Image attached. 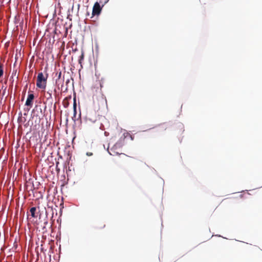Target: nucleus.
Wrapping results in <instances>:
<instances>
[{"mask_svg":"<svg viewBox=\"0 0 262 262\" xmlns=\"http://www.w3.org/2000/svg\"><path fill=\"white\" fill-rule=\"evenodd\" d=\"M83 58H84V55H83V53H82L79 57V63L81 64L82 61L83 60Z\"/></svg>","mask_w":262,"mask_h":262,"instance_id":"obj_12","label":"nucleus"},{"mask_svg":"<svg viewBox=\"0 0 262 262\" xmlns=\"http://www.w3.org/2000/svg\"><path fill=\"white\" fill-rule=\"evenodd\" d=\"M45 97L47 98V100H52V90H49L45 95Z\"/></svg>","mask_w":262,"mask_h":262,"instance_id":"obj_5","label":"nucleus"},{"mask_svg":"<svg viewBox=\"0 0 262 262\" xmlns=\"http://www.w3.org/2000/svg\"><path fill=\"white\" fill-rule=\"evenodd\" d=\"M34 98V96L33 94L28 95L27 99L26 101L25 105L27 106H32L33 104V100Z\"/></svg>","mask_w":262,"mask_h":262,"instance_id":"obj_4","label":"nucleus"},{"mask_svg":"<svg viewBox=\"0 0 262 262\" xmlns=\"http://www.w3.org/2000/svg\"><path fill=\"white\" fill-rule=\"evenodd\" d=\"M87 15H89V12L87 13Z\"/></svg>","mask_w":262,"mask_h":262,"instance_id":"obj_19","label":"nucleus"},{"mask_svg":"<svg viewBox=\"0 0 262 262\" xmlns=\"http://www.w3.org/2000/svg\"><path fill=\"white\" fill-rule=\"evenodd\" d=\"M74 109L76 110V102H75V99H74Z\"/></svg>","mask_w":262,"mask_h":262,"instance_id":"obj_14","label":"nucleus"},{"mask_svg":"<svg viewBox=\"0 0 262 262\" xmlns=\"http://www.w3.org/2000/svg\"><path fill=\"white\" fill-rule=\"evenodd\" d=\"M159 127L163 130H166V128H167V125L164 123H163V124L160 125Z\"/></svg>","mask_w":262,"mask_h":262,"instance_id":"obj_9","label":"nucleus"},{"mask_svg":"<svg viewBox=\"0 0 262 262\" xmlns=\"http://www.w3.org/2000/svg\"><path fill=\"white\" fill-rule=\"evenodd\" d=\"M48 223L47 222H45V224H47Z\"/></svg>","mask_w":262,"mask_h":262,"instance_id":"obj_18","label":"nucleus"},{"mask_svg":"<svg viewBox=\"0 0 262 262\" xmlns=\"http://www.w3.org/2000/svg\"><path fill=\"white\" fill-rule=\"evenodd\" d=\"M36 210V207H34L31 208V209L30 210V213H31V215L33 217H35L36 216L35 215Z\"/></svg>","mask_w":262,"mask_h":262,"instance_id":"obj_7","label":"nucleus"},{"mask_svg":"<svg viewBox=\"0 0 262 262\" xmlns=\"http://www.w3.org/2000/svg\"><path fill=\"white\" fill-rule=\"evenodd\" d=\"M56 75L57 76V79L56 80V84H58V82L60 81L61 76V72H57Z\"/></svg>","mask_w":262,"mask_h":262,"instance_id":"obj_8","label":"nucleus"},{"mask_svg":"<svg viewBox=\"0 0 262 262\" xmlns=\"http://www.w3.org/2000/svg\"><path fill=\"white\" fill-rule=\"evenodd\" d=\"M48 77V74L46 73L44 75L42 72L39 73L37 77V87L45 90L46 87Z\"/></svg>","mask_w":262,"mask_h":262,"instance_id":"obj_1","label":"nucleus"},{"mask_svg":"<svg viewBox=\"0 0 262 262\" xmlns=\"http://www.w3.org/2000/svg\"><path fill=\"white\" fill-rule=\"evenodd\" d=\"M44 116L41 107L36 105L32 111V118L36 117L39 122Z\"/></svg>","mask_w":262,"mask_h":262,"instance_id":"obj_2","label":"nucleus"},{"mask_svg":"<svg viewBox=\"0 0 262 262\" xmlns=\"http://www.w3.org/2000/svg\"><path fill=\"white\" fill-rule=\"evenodd\" d=\"M54 91L55 93H56V90L55 89L54 90Z\"/></svg>","mask_w":262,"mask_h":262,"instance_id":"obj_16","label":"nucleus"},{"mask_svg":"<svg viewBox=\"0 0 262 262\" xmlns=\"http://www.w3.org/2000/svg\"><path fill=\"white\" fill-rule=\"evenodd\" d=\"M93 155V153L92 152H87L86 153V155L89 156H91Z\"/></svg>","mask_w":262,"mask_h":262,"instance_id":"obj_15","label":"nucleus"},{"mask_svg":"<svg viewBox=\"0 0 262 262\" xmlns=\"http://www.w3.org/2000/svg\"><path fill=\"white\" fill-rule=\"evenodd\" d=\"M3 65L0 63V77L3 75Z\"/></svg>","mask_w":262,"mask_h":262,"instance_id":"obj_10","label":"nucleus"},{"mask_svg":"<svg viewBox=\"0 0 262 262\" xmlns=\"http://www.w3.org/2000/svg\"><path fill=\"white\" fill-rule=\"evenodd\" d=\"M69 80H68L66 82L69 83Z\"/></svg>","mask_w":262,"mask_h":262,"instance_id":"obj_17","label":"nucleus"},{"mask_svg":"<svg viewBox=\"0 0 262 262\" xmlns=\"http://www.w3.org/2000/svg\"><path fill=\"white\" fill-rule=\"evenodd\" d=\"M108 1L109 0H100L98 3L101 4L102 6H104Z\"/></svg>","mask_w":262,"mask_h":262,"instance_id":"obj_11","label":"nucleus"},{"mask_svg":"<svg viewBox=\"0 0 262 262\" xmlns=\"http://www.w3.org/2000/svg\"><path fill=\"white\" fill-rule=\"evenodd\" d=\"M71 98V96L67 97L65 98L62 102L63 105L64 107H67L69 106V100Z\"/></svg>","mask_w":262,"mask_h":262,"instance_id":"obj_6","label":"nucleus"},{"mask_svg":"<svg viewBox=\"0 0 262 262\" xmlns=\"http://www.w3.org/2000/svg\"><path fill=\"white\" fill-rule=\"evenodd\" d=\"M103 6H100V4L98 2H96L93 7V10H92V16H95V15H99L102 10V7Z\"/></svg>","mask_w":262,"mask_h":262,"instance_id":"obj_3","label":"nucleus"},{"mask_svg":"<svg viewBox=\"0 0 262 262\" xmlns=\"http://www.w3.org/2000/svg\"><path fill=\"white\" fill-rule=\"evenodd\" d=\"M105 227V224H104V223H102V224H101V226L99 227V228L102 229V228H104Z\"/></svg>","mask_w":262,"mask_h":262,"instance_id":"obj_13","label":"nucleus"}]
</instances>
